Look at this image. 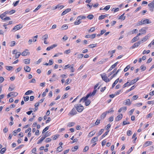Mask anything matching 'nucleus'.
Instances as JSON below:
<instances>
[{"label": "nucleus", "mask_w": 154, "mask_h": 154, "mask_svg": "<svg viewBox=\"0 0 154 154\" xmlns=\"http://www.w3.org/2000/svg\"><path fill=\"white\" fill-rule=\"evenodd\" d=\"M101 78L103 80L106 82H108L110 81L112 79H111V76L109 79L105 73H103L100 75Z\"/></svg>", "instance_id": "f257e3e1"}, {"label": "nucleus", "mask_w": 154, "mask_h": 154, "mask_svg": "<svg viewBox=\"0 0 154 154\" xmlns=\"http://www.w3.org/2000/svg\"><path fill=\"white\" fill-rule=\"evenodd\" d=\"M151 23V21L148 19H142L140 21L138 22V24L139 25L149 24Z\"/></svg>", "instance_id": "f03ea898"}, {"label": "nucleus", "mask_w": 154, "mask_h": 154, "mask_svg": "<svg viewBox=\"0 0 154 154\" xmlns=\"http://www.w3.org/2000/svg\"><path fill=\"white\" fill-rule=\"evenodd\" d=\"M75 107L79 112H82L84 109V106L81 105V104H77L75 105Z\"/></svg>", "instance_id": "7ed1b4c3"}, {"label": "nucleus", "mask_w": 154, "mask_h": 154, "mask_svg": "<svg viewBox=\"0 0 154 154\" xmlns=\"http://www.w3.org/2000/svg\"><path fill=\"white\" fill-rule=\"evenodd\" d=\"M6 17V15L4 14V13L0 15V18L4 21H6L9 20L11 19L10 17Z\"/></svg>", "instance_id": "20e7f679"}, {"label": "nucleus", "mask_w": 154, "mask_h": 154, "mask_svg": "<svg viewBox=\"0 0 154 154\" xmlns=\"http://www.w3.org/2000/svg\"><path fill=\"white\" fill-rule=\"evenodd\" d=\"M146 27H143L139 30L140 32L137 34V36L142 35L145 34L146 33Z\"/></svg>", "instance_id": "39448f33"}, {"label": "nucleus", "mask_w": 154, "mask_h": 154, "mask_svg": "<svg viewBox=\"0 0 154 154\" xmlns=\"http://www.w3.org/2000/svg\"><path fill=\"white\" fill-rule=\"evenodd\" d=\"M149 9L151 11H153L154 8V1H153L148 4Z\"/></svg>", "instance_id": "423d86ee"}, {"label": "nucleus", "mask_w": 154, "mask_h": 154, "mask_svg": "<svg viewBox=\"0 0 154 154\" xmlns=\"http://www.w3.org/2000/svg\"><path fill=\"white\" fill-rule=\"evenodd\" d=\"M12 52L13 54H15V58H18L21 54L20 52H17V50L16 49L13 50Z\"/></svg>", "instance_id": "0eeeda50"}, {"label": "nucleus", "mask_w": 154, "mask_h": 154, "mask_svg": "<svg viewBox=\"0 0 154 154\" xmlns=\"http://www.w3.org/2000/svg\"><path fill=\"white\" fill-rule=\"evenodd\" d=\"M77 114V112L75 109L74 108H73L70 112L68 113V115L70 116H73Z\"/></svg>", "instance_id": "6e6552de"}, {"label": "nucleus", "mask_w": 154, "mask_h": 154, "mask_svg": "<svg viewBox=\"0 0 154 154\" xmlns=\"http://www.w3.org/2000/svg\"><path fill=\"white\" fill-rule=\"evenodd\" d=\"M23 26L20 24L17 25L15 26L12 29V31L14 30L15 31L18 30L21 28H22Z\"/></svg>", "instance_id": "1a4fd4ad"}, {"label": "nucleus", "mask_w": 154, "mask_h": 154, "mask_svg": "<svg viewBox=\"0 0 154 154\" xmlns=\"http://www.w3.org/2000/svg\"><path fill=\"white\" fill-rule=\"evenodd\" d=\"M30 53L29 51V50L28 49H25L24 50L21 54L22 56H26L27 55H29Z\"/></svg>", "instance_id": "9d476101"}, {"label": "nucleus", "mask_w": 154, "mask_h": 154, "mask_svg": "<svg viewBox=\"0 0 154 154\" xmlns=\"http://www.w3.org/2000/svg\"><path fill=\"white\" fill-rule=\"evenodd\" d=\"M89 95L88 94L85 97H84L82 98L80 100V102H85L87 100L88 98L89 97Z\"/></svg>", "instance_id": "9b49d317"}, {"label": "nucleus", "mask_w": 154, "mask_h": 154, "mask_svg": "<svg viewBox=\"0 0 154 154\" xmlns=\"http://www.w3.org/2000/svg\"><path fill=\"white\" fill-rule=\"evenodd\" d=\"M123 116L122 114H120L116 117L115 118V121L117 122L121 120L122 119Z\"/></svg>", "instance_id": "f8f14e48"}, {"label": "nucleus", "mask_w": 154, "mask_h": 154, "mask_svg": "<svg viewBox=\"0 0 154 154\" xmlns=\"http://www.w3.org/2000/svg\"><path fill=\"white\" fill-rule=\"evenodd\" d=\"M140 41H139L134 43V44L131 46V48L134 49L135 48L138 47L140 45Z\"/></svg>", "instance_id": "ddd939ff"}, {"label": "nucleus", "mask_w": 154, "mask_h": 154, "mask_svg": "<svg viewBox=\"0 0 154 154\" xmlns=\"http://www.w3.org/2000/svg\"><path fill=\"white\" fill-rule=\"evenodd\" d=\"M118 63V62H116L113 65L111 66L110 67V68L108 70V72H110L111 70H112L114 68L117 66V64Z\"/></svg>", "instance_id": "4468645a"}, {"label": "nucleus", "mask_w": 154, "mask_h": 154, "mask_svg": "<svg viewBox=\"0 0 154 154\" xmlns=\"http://www.w3.org/2000/svg\"><path fill=\"white\" fill-rule=\"evenodd\" d=\"M138 79H139L137 78V79H136L132 80L128 84V86H130L136 83L138 81Z\"/></svg>", "instance_id": "2eb2a0df"}, {"label": "nucleus", "mask_w": 154, "mask_h": 154, "mask_svg": "<svg viewBox=\"0 0 154 154\" xmlns=\"http://www.w3.org/2000/svg\"><path fill=\"white\" fill-rule=\"evenodd\" d=\"M57 46V45L56 44H54L50 47H48L46 48L47 51H49L51 49H53Z\"/></svg>", "instance_id": "dca6fc26"}, {"label": "nucleus", "mask_w": 154, "mask_h": 154, "mask_svg": "<svg viewBox=\"0 0 154 154\" xmlns=\"http://www.w3.org/2000/svg\"><path fill=\"white\" fill-rule=\"evenodd\" d=\"M152 143V142L151 141H147L144 144L143 146L145 147H147L150 145Z\"/></svg>", "instance_id": "f3484780"}, {"label": "nucleus", "mask_w": 154, "mask_h": 154, "mask_svg": "<svg viewBox=\"0 0 154 154\" xmlns=\"http://www.w3.org/2000/svg\"><path fill=\"white\" fill-rule=\"evenodd\" d=\"M98 137H94L91 140V143H96V142L97 141Z\"/></svg>", "instance_id": "a211bd4d"}, {"label": "nucleus", "mask_w": 154, "mask_h": 154, "mask_svg": "<svg viewBox=\"0 0 154 154\" xmlns=\"http://www.w3.org/2000/svg\"><path fill=\"white\" fill-rule=\"evenodd\" d=\"M96 132L94 131V130L90 132L88 135V137H91L94 136Z\"/></svg>", "instance_id": "6ab92c4d"}, {"label": "nucleus", "mask_w": 154, "mask_h": 154, "mask_svg": "<svg viewBox=\"0 0 154 154\" xmlns=\"http://www.w3.org/2000/svg\"><path fill=\"white\" fill-rule=\"evenodd\" d=\"M125 105L130 106L131 104V103L130 99H127L125 100Z\"/></svg>", "instance_id": "aec40b11"}, {"label": "nucleus", "mask_w": 154, "mask_h": 154, "mask_svg": "<svg viewBox=\"0 0 154 154\" xmlns=\"http://www.w3.org/2000/svg\"><path fill=\"white\" fill-rule=\"evenodd\" d=\"M149 36L148 35H146L144 37L142 38L141 41L142 43L146 42L149 39Z\"/></svg>", "instance_id": "412c9836"}, {"label": "nucleus", "mask_w": 154, "mask_h": 154, "mask_svg": "<svg viewBox=\"0 0 154 154\" xmlns=\"http://www.w3.org/2000/svg\"><path fill=\"white\" fill-rule=\"evenodd\" d=\"M24 69L25 71L27 72H29L31 70L30 67L28 66H26V67H24Z\"/></svg>", "instance_id": "4be33fe9"}, {"label": "nucleus", "mask_w": 154, "mask_h": 154, "mask_svg": "<svg viewBox=\"0 0 154 154\" xmlns=\"http://www.w3.org/2000/svg\"><path fill=\"white\" fill-rule=\"evenodd\" d=\"M127 109V107L125 106H123L121 108L118 110L119 112H121L123 111L124 112L126 111Z\"/></svg>", "instance_id": "5701e85b"}, {"label": "nucleus", "mask_w": 154, "mask_h": 154, "mask_svg": "<svg viewBox=\"0 0 154 154\" xmlns=\"http://www.w3.org/2000/svg\"><path fill=\"white\" fill-rule=\"evenodd\" d=\"M138 36L137 35L136 36L134 37L131 40V42L134 43L137 41L139 39Z\"/></svg>", "instance_id": "b1692460"}, {"label": "nucleus", "mask_w": 154, "mask_h": 154, "mask_svg": "<svg viewBox=\"0 0 154 154\" xmlns=\"http://www.w3.org/2000/svg\"><path fill=\"white\" fill-rule=\"evenodd\" d=\"M81 23L80 20L79 19H77V18L76 19V21L74 23V24L75 25H78L79 24Z\"/></svg>", "instance_id": "393cba45"}, {"label": "nucleus", "mask_w": 154, "mask_h": 154, "mask_svg": "<svg viewBox=\"0 0 154 154\" xmlns=\"http://www.w3.org/2000/svg\"><path fill=\"white\" fill-rule=\"evenodd\" d=\"M120 69H118L117 70L116 72L111 76V79H112L114 77H115L116 76L117 73L120 71Z\"/></svg>", "instance_id": "a878e982"}, {"label": "nucleus", "mask_w": 154, "mask_h": 154, "mask_svg": "<svg viewBox=\"0 0 154 154\" xmlns=\"http://www.w3.org/2000/svg\"><path fill=\"white\" fill-rule=\"evenodd\" d=\"M75 124V123L74 122H69L67 125V126L68 127H71L74 126Z\"/></svg>", "instance_id": "bb28decb"}, {"label": "nucleus", "mask_w": 154, "mask_h": 154, "mask_svg": "<svg viewBox=\"0 0 154 154\" xmlns=\"http://www.w3.org/2000/svg\"><path fill=\"white\" fill-rule=\"evenodd\" d=\"M97 91V90L96 89H94V90L92 92V93H90L89 94H89V97L94 96L95 94H96Z\"/></svg>", "instance_id": "cd10ccee"}, {"label": "nucleus", "mask_w": 154, "mask_h": 154, "mask_svg": "<svg viewBox=\"0 0 154 154\" xmlns=\"http://www.w3.org/2000/svg\"><path fill=\"white\" fill-rule=\"evenodd\" d=\"M86 18V17L83 15H81L77 17V19H79L81 20L82 19Z\"/></svg>", "instance_id": "c85d7f7f"}, {"label": "nucleus", "mask_w": 154, "mask_h": 154, "mask_svg": "<svg viewBox=\"0 0 154 154\" xmlns=\"http://www.w3.org/2000/svg\"><path fill=\"white\" fill-rule=\"evenodd\" d=\"M119 80V78L117 79H116L114 82L113 83L112 85V88H113L114 86H115V85L118 82Z\"/></svg>", "instance_id": "c756f323"}, {"label": "nucleus", "mask_w": 154, "mask_h": 154, "mask_svg": "<svg viewBox=\"0 0 154 154\" xmlns=\"http://www.w3.org/2000/svg\"><path fill=\"white\" fill-rule=\"evenodd\" d=\"M11 96L16 97L18 94L17 93L14 92H11Z\"/></svg>", "instance_id": "7c9ffc66"}, {"label": "nucleus", "mask_w": 154, "mask_h": 154, "mask_svg": "<svg viewBox=\"0 0 154 154\" xmlns=\"http://www.w3.org/2000/svg\"><path fill=\"white\" fill-rule=\"evenodd\" d=\"M124 14H123L121 15V16H120L119 19H121L122 20H124L125 19V16H124Z\"/></svg>", "instance_id": "2f4dec72"}, {"label": "nucleus", "mask_w": 154, "mask_h": 154, "mask_svg": "<svg viewBox=\"0 0 154 154\" xmlns=\"http://www.w3.org/2000/svg\"><path fill=\"white\" fill-rule=\"evenodd\" d=\"M95 30V27H93L91 28L90 29L88 30V32H94Z\"/></svg>", "instance_id": "473e14b6"}, {"label": "nucleus", "mask_w": 154, "mask_h": 154, "mask_svg": "<svg viewBox=\"0 0 154 154\" xmlns=\"http://www.w3.org/2000/svg\"><path fill=\"white\" fill-rule=\"evenodd\" d=\"M60 135L59 134L55 135L52 136V137L54 140H56L59 137Z\"/></svg>", "instance_id": "72a5a7b5"}, {"label": "nucleus", "mask_w": 154, "mask_h": 154, "mask_svg": "<svg viewBox=\"0 0 154 154\" xmlns=\"http://www.w3.org/2000/svg\"><path fill=\"white\" fill-rule=\"evenodd\" d=\"M45 139V137H42L38 141L37 143L39 144L41 143L44 139Z\"/></svg>", "instance_id": "f704fd0d"}, {"label": "nucleus", "mask_w": 154, "mask_h": 154, "mask_svg": "<svg viewBox=\"0 0 154 154\" xmlns=\"http://www.w3.org/2000/svg\"><path fill=\"white\" fill-rule=\"evenodd\" d=\"M106 17H107V16L106 15H101L99 17L98 19L99 20L103 19Z\"/></svg>", "instance_id": "c9c22d12"}, {"label": "nucleus", "mask_w": 154, "mask_h": 154, "mask_svg": "<svg viewBox=\"0 0 154 154\" xmlns=\"http://www.w3.org/2000/svg\"><path fill=\"white\" fill-rule=\"evenodd\" d=\"M15 88V87L13 85H11L8 88V91H11L14 90Z\"/></svg>", "instance_id": "e433bc0d"}, {"label": "nucleus", "mask_w": 154, "mask_h": 154, "mask_svg": "<svg viewBox=\"0 0 154 154\" xmlns=\"http://www.w3.org/2000/svg\"><path fill=\"white\" fill-rule=\"evenodd\" d=\"M107 113V112H103L101 116V118H104L106 116Z\"/></svg>", "instance_id": "4c0bfd02"}, {"label": "nucleus", "mask_w": 154, "mask_h": 154, "mask_svg": "<svg viewBox=\"0 0 154 154\" xmlns=\"http://www.w3.org/2000/svg\"><path fill=\"white\" fill-rule=\"evenodd\" d=\"M68 26L66 24L63 25L61 27L62 30L66 29L68 28Z\"/></svg>", "instance_id": "58836bf2"}, {"label": "nucleus", "mask_w": 154, "mask_h": 154, "mask_svg": "<svg viewBox=\"0 0 154 154\" xmlns=\"http://www.w3.org/2000/svg\"><path fill=\"white\" fill-rule=\"evenodd\" d=\"M94 16L92 14H89L87 16V17L90 20H91L94 18Z\"/></svg>", "instance_id": "ea45409f"}, {"label": "nucleus", "mask_w": 154, "mask_h": 154, "mask_svg": "<svg viewBox=\"0 0 154 154\" xmlns=\"http://www.w3.org/2000/svg\"><path fill=\"white\" fill-rule=\"evenodd\" d=\"M85 105L86 106H87L89 105L91 103V101L90 100H87L85 102Z\"/></svg>", "instance_id": "a19ab883"}, {"label": "nucleus", "mask_w": 154, "mask_h": 154, "mask_svg": "<svg viewBox=\"0 0 154 154\" xmlns=\"http://www.w3.org/2000/svg\"><path fill=\"white\" fill-rule=\"evenodd\" d=\"M130 67V65H128V66H127L125 68L124 70V71L125 72H127L128 69H129Z\"/></svg>", "instance_id": "79ce46f5"}, {"label": "nucleus", "mask_w": 154, "mask_h": 154, "mask_svg": "<svg viewBox=\"0 0 154 154\" xmlns=\"http://www.w3.org/2000/svg\"><path fill=\"white\" fill-rule=\"evenodd\" d=\"M30 60L29 59H25L24 60V63L26 64H29L30 63Z\"/></svg>", "instance_id": "37998d69"}, {"label": "nucleus", "mask_w": 154, "mask_h": 154, "mask_svg": "<svg viewBox=\"0 0 154 154\" xmlns=\"http://www.w3.org/2000/svg\"><path fill=\"white\" fill-rule=\"evenodd\" d=\"M62 150V146H59L57 149V151L59 152L61 151Z\"/></svg>", "instance_id": "c03bdc74"}, {"label": "nucleus", "mask_w": 154, "mask_h": 154, "mask_svg": "<svg viewBox=\"0 0 154 154\" xmlns=\"http://www.w3.org/2000/svg\"><path fill=\"white\" fill-rule=\"evenodd\" d=\"M6 149L5 148H2L1 149V151H0V152L2 154H3L5 152V151H6Z\"/></svg>", "instance_id": "a18cd8bd"}, {"label": "nucleus", "mask_w": 154, "mask_h": 154, "mask_svg": "<svg viewBox=\"0 0 154 154\" xmlns=\"http://www.w3.org/2000/svg\"><path fill=\"white\" fill-rule=\"evenodd\" d=\"M89 48H94L97 46V44H91L88 46Z\"/></svg>", "instance_id": "49530a36"}, {"label": "nucleus", "mask_w": 154, "mask_h": 154, "mask_svg": "<svg viewBox=\"0 0 154 154\" xmlns=\"http://www.w3.org/2000/svg\"><path fill=\"white\" fill-rule=\"evenodd\" d=\"M109 131H106L104 134L103 135H102L101 136V137L102 138H103L104 137H105L107 135L108 133H109Z\"/></svg>", "instance_id": "de8ad7c7"}, {"label": "nucleus", "mask_w": 154, "mask_h": 154, "mask_svg": "<svg viewBox=\"0 0 154 154\" xmlns=\"http://www.w3.org/2000/svg\"><path fill=\"white\" fill-rule=\"evenodd\" d=\"M13 68V67L11 66H6V69L8 71L11 70Z\"/></svg>", "instance_id": "09e8293b"}, {"label": "nucleus", "mask_w": 154, "mask_h": 154, "mask_svg": "<svg viewBox=\"0 0 154 154\" xmlns=\"http://www.w3.org/2000/svg\"><path fill=\"white\" fill-rule=\"evenodd\" d=\"M33 91L31 90H28L27 92H26L25 93V95H29L32 93H33Z\"/></svg>", "instance_id": "8fccbe9b"}, {"label": "nucleus", "mask_w": 154, "mask_h": 154, "mask_svg": "<svg viewBox=\"0 0 154 154\" xmlns=\"http://www.w3.org/2000/svg\"><path fill=\"white\" fill-rule=\"evenodd\" d=\"M78 149V146H75L74 148L72 149V151L74 152L77 150Z\"/></svg>", "instance_id": "3c124183"}, {"label": "nucleus", "mask_w": 154, "mask_h": 154, "mask_svg": "<svg viewBox=\"0 0 154 154\" xmlns=\"http://www.w3.org/2000/svg\"><path fill=\"white\" fill-rule=\"evenodd\" d=\"M49 128V126H48L46 127L42 131V133H45L46 131H47Z\"/></svg>", "instance_id": "603ef678"}, {"label": "nucleus", "mask_w": 154, "mask_h": 154, "mask_svg": "<svg viewBox=\"0 0 154 154\" xmlns=\"http://www.w3.org/2000/svg\"><path fill=\"white\" fill-rule=\"evenodd\" d=\"M110 6L109 5H108L106 6L104 8H103V9L105 11H108L109 10L110 8Z\"/></svg>", "instance_id": "864d4df0"}, {"label": "nucleus", "mask_w": 154, "mask_h": 154, "mask_svg": "<svg viewBox=\"0 0 154 154\" xmlns=\"http://www.w3.org/2000/svg\"><path fill=\"white\" fill-rule=\"evenodd\" d=\"M15 42L14 41H12L11 42L10 46L13 47L15 45Z\"/></svg>", "instance_id": "5fc2aeb1"}, {"label": "nucleus", "mask_w": 154, "mask_h": 154, "mask_svg": "<svg viewBox=\"0 0 154 154\" xmlns=\"http://www.w3.org/2000/svg\"><path fill=\"white\" fill-rule=\"evenodd\" d=\"M57 7V8H60V9H62L64 7L63 5H61L60 4H58L56 5Z\"/></svg>", "instance_id": "6e6d98bb"}, {"label": "nucleus", "mask_w": 154, "mask_h": 154, "mask_svg": "<svg viewBox=\"0 0 154 154\" xmlns=\"http://www.w3.org/2000/svg\"><path fill=\"white\" fill-rule=\"evenodd\" d=\"M48 34H45L43 37L42 38L44 40H46L48 39Z\"/></svg>", "instance_id": "4d7b16f0"}, {"label": "nucleus", "mask_w": 154, "mask_h": 154, "mask_svg": "<svg viewBox=\"0 0 154 154\" xmlns=\"http://www.w3.org/2000/svg\"><path fill=\"white\" fill-rule=\"evenodd\" d=\"M126 134H127V135L128 136L131 135L132 134L131 131L130 130L128 131L127 132Z\"/></svg>", "instance_id": "13d9d810"}, {"label": "nucleus", "mask_w": 154, "mask_h": 154, "mask_svg": "<svg viewBox=\"0 0 154 154\" xmlns=\"http://www.w3.org/2000/svg\"><path fill=\"white\" fill-rule=\"evenodd\" d=\"M89 149V147H88V146H86L85 148H84V149H83V152H86V151H87Z\"/></svg>", "instance_id": "bf43d9fd"}, {"label": "nucleus", "mask_w": 154, "mask_h": 154, "mask_svg": "<svg viewBox=\"0 0 154 154\" xmlns=\"http://www.w3.org/2000/svg\"><path fill=\"white\" fill-rule=\"evenodd\" d=\"M104 131V129H101L98 132V135H101L103 132Z\"/></svg>", "instance_id": "052dcab7"}, {"label": "nucleus", "mask_w": 154, "mask_h": 154, "mask_svg": "<svg viewBox=\"0 0 154 154\" xmlns=\"http://www.w3.org/2000/svg\"><path fill=\"white\" fill-rule=\"evenodd\" d=\"M150 51L149 50H147V51H146V50H144L143 52V54H149V52H150Z\"/></svg>", "instance_id": "680f3d73"}, {"label": "nucleus", "mask_w": 154, "mask_h": 154, "mask_svg": "<svg viewBox=\"0 0 154 154\" xmlns=\"http://www.w3.org/2000/svg\"><path fill=\"white\" fill-rule=\"evenodd\" d=\"M140 68L142 71H143L146 70V68L144 65H142L141 66Z\"/></svg>", "instance_id": "e2e57ef3"}, {"label": "nucleus", "mask_w": 154, "mask_h": 154, "mask_svg": "<svg viewBox=\"0 0 154 154\" xmlns=\"http://www.w3.org/2000/svg\"><path fill=\"white\" fill-rule=\"evenodd\" d=\"M19 2V1L18 0V1H16L15 2H14L13 4L14 6V7H15V6H17V5L18 4Z\"/></svg>", "instance_id": "0e129e2a"}, {"label": "nucleus", "mask_w": 154, "mask_h": 154, "mask_svg": "<svg viewBox=\"0 0 154 154\" xmlns=\"http://www.w3.org/2000/svg\"><path fill=\"white\" fill-rule=\"evenodd\" d=\"M51 140V138H47L45 140V141L46 143H48V142H50Z\"/></svg>", "instance_id": "69168bd1"}, {"label": "nucleus", "mask_w": 154, "mask_h": 154, "mask_svg": "<svg viewBox=\"0 0 154 154\" xmlns=\"http://www.w3.org/2000/svg\"><path fill=\"white\" fill-rule=\"evenodd\" d=\"M142 103H138L135 104L136 106L137 107H140L142 105Z\"/></svg>", "instance_id": "338daca9"}, {"label": "nucleus", "mask_w": 154, "mask_h": 154, "mask_svg": "<svg viewBox=\"0 0 154 154\" xmlns=\"http://www.w3.org/2000/svg\"><path fill=\"white\" fill-rule=\"evenodd\" d=\"M147 103L149 104H154V101L153 100L149 101L147 102Z\"/></svg>", "instance_id": "774afa93"}]
</instances>
